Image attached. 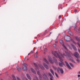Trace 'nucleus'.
<instances>
[{"label": "nucleus", "instance_id": "1", "mask_svg": "<svg viewBox=\"0 0 80 80\" xmlns=\"http://www.w3.org/2000/svg\"><path fill=\"white\" fill-rule=\"evenodd\" d=\"M57 56L56 57L58 58H59V59L61 60V61H63V60L62 57L64 58V57H66L67 55L65 53L62 54V52H59L58 54H57Z\"/></svg>", "mask_w": 80, "mask_h": 80}, {"label": "nucleus", "instance_id": "2", "mask_svg": "<svg viewBox=\"0 0 80 80\" xmlns=\"http://www.w3.org/2000/svg\"><path fill=\"white\" fill-rule=\"evenodd\" d=\"M53 60H52V59L51 58H48L49 61L50 63H53L55 62L57 63V59L54 58H53Z\"/></svg>", "mask_w": 80, "mask_h": 80}, {"label": "nucleus", "instance_id": "3", "mask_svg": "<svg viewBox=\"0 0 80 80\" xmlns=\"http://www.w3.org/2000/svg\"><path fill=\"white\" fill-rule=\"evenodd\" d=\"M23 67H22V70L24 71H25L27 70V68L26 66H27V64L25 63H23Z\"/></svg>", "mask_w": 80, "mask_h": 80}, {"label": "nucleus", "instance_id": "4", "mask_svg": "<svg viewBox=\"0 0 80 80\" xmlns=\"http://www.w3.org/2000/svg\"><path fill=\"white\" fill-rule=\"evenodd\" d=\"M60 42L61 44V45H62V46L65 48L66 49V50H67V51H68V49H67V48H66L65 46L64 45V43H63V41L62 40H60Z\"/></svg>", "mask_w": 80, "mask_h": 80}, {"label": "nucleus", "instance_id": "5", "mask_svg": "<svg viewBox=\"0 0 80 80\" xmlns=\"http://www.w3.org/2000/svg\"><path fill=\"white\" fill-rule=\"evenodd\" d=\"M59 70L61 74H63V70L62 69V68L60 69V68H58L57 69L58 72H59Z\"/></svg>", "mask_w": 80, "mask_h": 80}, {"label": "nucleus", "instance_id": "6", "mask_svg": "<svg viewBox=\"0 0 80 80\" xmlns=\"http://www.w3.org/2000/svg\"><path fill=\"white\" fill-rule=\"evenodd\" d=\"M65 63L66 64V66H67L68 68V69H69V70H70L71 69V67L69 65V64H68V63L67 62L65 61Z\"/></svg>", "mask_w": 80, "mask_h": 80}, {"label": "nucleus", "instance_id": "7", "mask_svg": "<svg viewBox=\"0 0 80 80\" xmlns=\"http://www.w3.org/2000/svg\"><path fill=\"white\" fill-rule=\"evenodd\" d=\"M74 55L76 58H79L80 57V56H79V54L77 52H75L74 53Z\"/></svg>", "mask_w": 80, "mask_h": 80}, {"label": "nucleus", "instance_id": "8", "mask_svg": "<svg viewBox=\"0 0 80 80\" xmlns=\"http://www.w3.org/2000/svg\"><path fill=\"white\" fill-rule=\"evenodd\" d=\"M70 39V37L68 36H66L65 37V40L66 41H68Z\"/></svg>", "mask_w": 80, "mask_h": 80}, {"label": "nucleus", "instance_id": "9", "mask_svg": "<svg viewBox=\"0 0 80 80\" xmlns=\"http://www.w3.org/2000/svg\"><path fill=\"white\" fill-rule=\"evenodd\" d=\"M68 59L69 60H71L72 62H73V63H75V62L74 61L72 58V57H68Z\"/></svg>", "mask_w": 80, "mask_h": 80}, {"label": "nucleus", "instance_id": "10", "mask_svg": "<svg viewBox=\"0 0 80 80\" xmlns=\"http://www.w3.org/2000/svg\"><path fill=\"white\" fill-rule=\"evenodd\" d=\"M72 47L73 48L74 50H77V49L73 45H71V46H69V48H72Z\"/></svg>", "mask_w": 80, "mask_h": 80}, {"label": "nucleus", "instance_id": "11", "mask_svg": "<svg viewBox=\"0 0 80 80\" xmlns=\"http://www.w3.org/2000/svg\"><path fill=\"white\" fill-rule=\"evenodd\" d=\"M48 74L49 75V76H50V77H51L50 79V80H53V76H52V74H51V73L49 72L48 73Z\"/></svg>", "mask_w": 80, "mask_h": 80}, {"label": "nucleus", "instance_id": "12", "mask_svg": "<svg viewBox=\"0 0 80 80\" xmlns=\"http://www.w3.org/2000/svg\"><path fill=\"white\" fill-rule=\"evenodd\" d=\"M64 65H65V64H64V63L63 62H62V63L59 62V65L60 67H63V66Z\"/></svg>", "mask_w": 80, "mask_h": 80}, {"label": "nucleus", "instance_id": "13", "mask_svg": "<svg viewBox=\"0 0 80 80\" xmlns=\"http://www.w3.org/2000/svg\"><path fill=\"white\" fill-rule=\"evenodd\" d=\"M43 65H44V67H45L46 69H48V66H47V65L45 63H43Z\"/></svg>", "mask_w": 80, "mask_h": 80}, {"label": "nucleus", "instance_id": "14", "mask_svg": "<svg viewBox=\"0 0 80 80\" xmlns=\"http://www.w3.org/2000/svg\"><path fill=\"white\" fill-rule=\"evenodd\" d=\"M31 71L32 72V73H33L35 74V71L33 69V68H31Z\"/></svg>", "mask_w": 80, "mask_h": 80}, {"label": "nucleus", "instance_id": "15", "mask_svg": "<svg viewBox=\"0 0 80 80\" xmlns=\"http://www.w3.org/2000/svg\"><path fill=\"white\" fill-rule=\"evenodd\" d=\"M26 76L28 78H29V80H31V78H30V76H29V75L28 74H26Z\"/></svg>", "mask_w": 80, "mask_h": 80}, {"label": "nucleus", "instance_id": "16", "mask_svg": "<svg viewBox=\"0 0 80 80\" xmlns=\"http://www.w3.org/2000/svg\"><path fill=\"white\" fill-rule=\"evenodd\" d=\"M68 33L71 35H73V33H72V31H69L68 32Z\"/></svg>", "mask_w": 80, "mask_h": 80}, {"label": "nucleus", "instance_id": "17", "mask_svg": "<svg viewBox=\"0 0 80 80\" xmlns=\"http://www.w3.org/2000/svg\"><path fill=\"white\" fill-rule=\"evenodd\" d=\"M50 71L52 74H53V75H54L55 74H54V72H53V71L52 70V69H50Z\"/></svg>", "mask_w": 80, "mask_h": 80}, {"label": "nucleus", "instance_id": "18", "mask_svg": "<svg viewBox=\"0 0 80 80\" xmlns=\"http://www.w3.org/2000/svg\"><path fill=\"white\" fill-rule=\"evenodd\" d=\"M16 68L18 71H21V68H20L17 67Z\"/></svg>", "mask_w": 80, "mask_h": 80}, {"label": "nucleus", "instance_id": "19", "mask_svg": "<svg viewBox=\"0 0 80 80\" xmlns=\"http://www.w3.org/2000/svg\"><path fill=\"white\" fill-rule=\"evenodd\" d=\"M44 60L46 62V63H48V64H49L48 62L47 61V60L46 59L44 58Z\"/></svg>", "mask_w": 80, "mask_h": 80}, {"label": "nucleus", "instance_id": "20", "mask_svg": "<svg viewBox=\"0 0 80 80\" xmlns=\"http://www.w3.org/2000/svg\"><path fill=\"white\" fill-rule=\"evenodd\" d=\"M55 75L57 78H58V75L56 73V72H55Z\"/></svg>", "mask_w": 80, "mask_h": 80}, {"label": "nucleus", "instance_id": "21", "mask_svg": "<svg viewBox=\"0 0 80 80\" xmlns=\"http://www.w3.org/2000/svg\"><path fill=\"white\" fill-rule=\"evenodd\" d=\"M70 65L71 67H74V66L73 65V64L71 63H70Z\"/></svg>", "mask_w": 80, "mask_h": 80}, {"label": "nucleus", "instance_id": "22", "mask_svg": "<svg viewBox=\"0 0 80 80\" xmlns=\"http://www.w3.org/2000/svg\"><path fill=\"white\" fill-rule=\"evenodd\" d=\"M53 47H57V45L56 44H53Z\"/></svg>", "mask_w": 80, "mask_h": 80}, {"label": "nucleus", "instance_id": "23", "mask_svg": "<svg viewBox=\"0 0 80 80\" xmlns=\"http://www.w3.org/2000/svg\"><path fill=\"white\" fill-rule=\"evenodd\" d=\"M77 62H80V60H79L78 59H77Z\"/></svg>", "mask_w": 80, "mask_h": 80}, {"label": "nucleus", "instance_id": "24", "mask_svg": "<svg viewBox=\"0 0 80 80\" xmlns=\"http://www.w3.org/2000/svg\"><path fill=\"white\" fill-rule=\"evenodd\" d=\"M64 52H65V53H66V54H68V52H67V51H65Z\"/></svg>", "mask_w": 80, "mask_h": 80}, {"label": "nucleus", "instance_id": "25", "mask_svg": "<svg viewBox=\"0 0 80 80\" xmlns=\"http://www.w3.org/2000/svg\"><path fill=\"white\" fill-rule=\"evenodd\" d=\"M48 50V49H46V48L44 50L45 52H47Z\"/></svg>", "mask_w": 80, "mask_h": 80}, {"label": "nucleus", "instance_id": "26", "mask_svg": "<svg viewBox=\"0 0 80 80\" xmlns=\"http://www.w3.org/2000/svg\"><path fill=\"white\" fill-rule=\"evenodd\" d=\"M53 69L54 70H57V68H56L55 67H54L53 68Z\"/></svg>", "mask_w": 80, "mask_h": 80}, {"label": "nucleus", "instance_id": "27", "mask_svg": "<svg viewBox=\"0 0 80 80\" xmlns=\"http://www.w3.org/2000/svg\"><path fill=\"white\" fill-rule=\"evenodd\" d=\"M34 57L35 58H37V55H35Z\"/></svg>", "mask_w": 80, "mask_h": 80}, {"label": "nucleus", "instance_id": "28", "mask_svg": "<svg viewBox=\"0 0 80 80\" xmlns=\"http://www.w3.org/2000/svg\"><path fill=\"white\" fill-rule=\"evenodd\" d=\"M41 68H42V70L43 69V67L41 66Z\"/></svg>", "mask_w": 80, "mask_h": 80}, {"label": "nucleus", "instance_id": "29", "mask_svg": "<svg viewBox=\"0 0 80 80\" xmlns=\"http://www.w3.org/2000/svg\"><path fill=\"white\" fill-rule=\"evenodd\" d=\"M77 40H78V42H79L80 41V40H79V39L78 38L77 39Z\"/></svg>", "mask_w": 80, "mask_h": 80}, {"label": "nucleus", "instance_id": "30", "mask_svg": "<svg viewBox=\"0 0 80 80\" xmlns=\"http://www.w3.org/2000/svg\"><path fill=\"white\" fill-rule=\"evenodd\" d=\"M77 10L76 9H75V12H77Z\"/></svg>", "mask_w": 80, "mask_h": 80}, {"label": "nucleus", "instance_id": "31", "mask_svg": "<svg viewBox=\"0 0 80 80\" xmlns=\"http://www.w3.org/2000/svg\"><path fill=\"white\" fill-rule=\"evenodd\" d=\"M78 77H80V75H78Z\"/></svg>", "mask_w": 80, "mask_h": 80}, {"label": "nucleus", "instance_id": "32", "mask_svg": "<svg viewBox=\"0 0 80 80\" xmlns=\"http://www.w3.org/2000/svg\"><path fill=\"white\" fill-rule=\"evenodd\" d=\"M39 72H38V75H39Z\"/></svg>", "mask_w": 80, "mask_h": 80}, {"label": "nucleus", "instance_id": "33", "mask_svg": "<svg viewBox=\"0 0 80 80\" xmlns=\"http://www.w3.org/2000/svg\"><path fill=\"white\" fill-rule=\"evenodd\" d=\"M55 42V43H57L58 42L57 41H56Z\"/></svg>", "mask_w": 80, "mask_h": 80}, {"label": "nucleus", "instance_id": "34", "mask_svg": "<svg viewBox=\"0 0 80 80\" xmlns=\"http://www.w3.org/2000/svg\"><path fill=\"white\" fill-rule=\"evenodd\" d=\"M34 65L35 66H36V65H37L36 64H35V63H34Z\"/></svg>", "mask_w": 80, "mask_h": 80}, {"label": "nucleus", "instance_id": "35", "mask_svg": "<svg viewBox=\"0 0 80 80\" xmlns=\"http://www.w3.org/2000/svg\"><path fill=\"white\" fill-rule=\"evenodd\" d=\"M52 53L53 54H54V52H52Z\"/></svg>", "mask_w": 80, "mask_h": 80}, {"label": "nucleus", "instance_id": "36", "mask_svg": "<svg viewBox=\"0 0 80 80\" xmlns=\"http://www.w3.org/2000/svg\"><path fill=\"white\" fill-rule=\"evenodd\" d=\"M59 18H61V16H59Z\"/></svg>", "mask_w": 80, "mask_h": 80}, {"label": "nucleus", "instance_id": "37", "mask_svg": "<svg viewBox=\"0 0 80 80\" xmlns=\"http://www.w3.org/2000/svg\"><path fill=\"white\" fill-rule=\"evenodd\" d=\"M27 60H29V59L27 58Z\"/></svg>", "mask_w": 80, "mask_h": 80}, {"label": "nucleus", "instance_id": "38", "mask_svg": "<svg viewBox=\"0 0 80 80\" xmlns=\"http://www.w3.org/2000/svg\"><path fill=\"white\" fill-rule=\"evenodd\" d=\"M46 79H47L48 80V78H46Z\"/></svg>", "mask_w": 80, "mask_h": 80}, {"label": "nucleus", "instance_id": "39", "mask_svg": "<svg viewBox=\"0 0 80 80\" xmlns=\"http://www.w3.org/2000/svg\"><path fill=\"white\" fill-rule=\"evenodd\" d=\"M55 52L56 53H57V52L55 51Z\"/></svg>", "mask_w": 80, "mask_h": 80}, {"label": "nucleus", "instance_id": "40", "mask_svg": "<svg viewBox=\"0 0 80 80\" xmlns=\"http://www.w3.org/2000/svg\"><path fill=\"white\" fill-rule=\"evenodd\" d=\"M4 0V1H5V0Z\"/></svg>", "mask_w": 80, "mask_h": 80}, {"label": "nucleus", "instance_id": "41", "mask_svg": "<svg viewBox=\"0 0 80 80\" xmlns=\"http://www.w3.org/2000/svg\"><path fill=\"white\" fill-rule=\"evenodd\" d=\"M28 55H29V54H28Z\"/></svg>", "mask_w": 80, "mask_h": 80}, {"label": "nucleus", "instance_id": "42", "mask_svg": "<svg viewBox=\"0 0 80 80\" xmlns=\"http://www.w3.org/2000/svg\"><path fill=\"white\" fill-rule=\"evenodd\" d=\"M54 56H55V55H54Z\"/></svg>", "mask_w": 80, "mask_h": 80}, {"label": "nucleus", "instance_id": "43", "mask_svg": "<svg viewBox=\"0 0 80 80\" xmlns=\"http://www.w3.org/2000/svg\"><path fill=\"white\" fill-rule=\"evenodd\" d=\"M33 80H35V79H34Z\"/></svg>", "mask_w": 80, "mask_h": 80}]
</instances>
